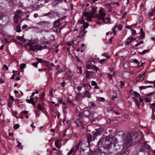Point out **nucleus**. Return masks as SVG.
Returning a JSON list of instances; mask_svg holds the SVG:
<instances>
[{
  "mask_svg": "<svg viewBox=\"0 0 155 155\" xmlns=\"http://www.w3.org/2000/svg\"><path fill=\"white\" fill-rule=\"evenodd\" d=\"M112 139L108 137H107L102 139H100L98 142L97 144L99 147L101 145V147L104 149L108 148L112 143Z\"/></svg>",
  "mask_w": 155,
  "mask_h": 155,
  "instance_id": "f257e3e1",
  "label": "nucleus"
},
{
  "mask_svg": "<svg viewBox=\"0 0 155 155\" xmlns=\"http://www.w3.org/2000/svg\"><path fill=\"white\" fill-rule=\"evenodd\" d=\"M134 136V134L131 133L128 134L126 137L123 140V148L127 149L131 146L132 144L133 137Z\"/></svg>",
  "mask_w": 155,
  "mask_h": 155,
  "instance_id": "f03ea898",
  "label": "nucleus"
},
{
  "mask_svg": "<svg viewBox=\"0 0 155 155\" xmlns=\"http://www.w3.org/2000/svg\"><path fill=\"white\" fill-rule=\"evenodd\" d=\"M36 41L34 39H31L29 41L28 43L27 44V45L30 47V50L33 51L35 50H41L43 48V47L41 46L38 45H35L34 46H32V45L35 44L36 42Z\"/></svg>",
  "mask_w": 155,
  "mask_h": 155,
  "instance_id": "7ed1b4c3",
  "label": "nucleus"
},
{
  "mask_svg": "<svg viewBox=\"0 0 155 155\" xmlns=\"http://www.w3.org/2000/svg\"><path fill=\"white\" fill-rule=\"evenodd\" d=\"M85 143H82L81 145L80 154L81 155H88L90 152L89 148L87 146L86 148H84Z\"/></svg>",
  "mask_w": 155,
  "mask_h": 155,
  "instance_id": "20e7f679",
  "label": "nucleus"
},
{
  "mask_svg": "<svg viewBox=\"0 0 155 155\" xmlns=\"http://www.w3.org/2000/svg\"><path fill=\"white\" fill-rule=\"evenodd\" d=\"M150 148V146L146 143H144L142 144V147L140 149V152H142L144 155H150V153L147 152L145 151L146 150H148Z\"/></svg>",
  "mask_w": 155,
  "mask_h": 155,
  "instance_id": "39448f33",
  "label": "nucleus"
},
{
  "mask_svg": "<svg viewBox=\"0 0 155 155\" xmlns=\"http://www.w3.org/2000/svg\"><path fill=\"white\" fill-rule=\"evenodd\" d=\"M91 70H87L86 71L85 79H87L89 77H94L96 75V74L94 72V69L92 68H91Z\"/></svg>",
  "mask_w": 155,
  "mask_h": 155,
  "instance_id": "423d86ee",
  "label": "nucleus"
},
{
  "mask_svg": "<svg viewBox=\"0 0 155 155\" xmlns=\"http://www.w3.org/2000/svg\"><path fill=\"white\" fill-rule=\"evenodd\" d=\"M58 13L57 12L53 11L52 12H50L46 14L45 16H48L50 17H55L58 15Z\"/></svg>",
  "mask_w": 155,
  "mask_h": 155,
  "instance_id": "0eeeda50",
  "label": "nucleus"
},
{
  "mask_svg": "<svg viewBox=\"0 0 155 155\" xmlns=\"http://www.w3.org/2000/svg\"><path fill=\"white\" fill-rule=\"evenodd\" d=\"M50 22L48 21H41L38 23L37 24L44 28L47 27L50 25Z\"/></svg>",
  "mask_w": 155,
  "mask_h": 155,
  "instance_id": "6e6552de",
  "label": "nucleus"
},
{
  "mask_svg": "<svg viewBox=\"0 0 155 155\" xmlns=\"http://www.w3.org/2000/svg\"><path fill=\"white\" fill-rule=\"evenodd\" d=\"M84 114L85 117H88L89 115L92 116L94 114V113L91 110H85L84 112Z\"/></svg>",
  "mask_w": 155,
  "mask_h": 155,
  "instance_id": "1a4fd4ad",
  "label": "nucleus"
},
{
  "mask_svg": "<svg viewBox=\"0 0 155 155\" xmlns=\"http://www.w3.org/2000/svg\"><path fill=\"white\" fill-rule=\"evenodd\" d=\"M85 97L84 94H82L81 93H77L75 97V99L76 101H78L80 100V98Z\"/></svg>",
  "mask_w": 155,
  "mask_h": 155,
  "instance_id": "9d476101",
  "label": "nucleus"
},
{
  "mask_svg": "<svg viewBox=\"0 0 155 155\" xmlns=\"http://www.w3.org/2000/svg\"><path fill=\"white\" fill-rule=\"evenodd\" d=\"M10 18L9 17L5 16L3 19V21L2 22V24L1 25H5L7 24L9 21Z\"/></svg>",
  "mask_w": 155,
  "mask_h": 155,
  "instance_id": "9b49d317",
  "label": "nucleus"
},
{
  "mask_svg": "<svg viewBox=\"0 0 155 155\" xmlns=\"http://www.w3.org/2000/svg\"><path fill=\"white\" fill-rule=\"evenodd\" d=\"M34 98H31L29 100L28 99H26V102L28 103H31L35 107V103L34 101Z\"/></svg>",
  "mask_w": 155,
  "mask_h": 155,
  "instance_id": "f8f14e48",
  "label": "nucleus"
},
{
  "mask_svg": "<svg viewBox=\"0 0 155 155\" xmlns=\"http://www.w3.org/2000/svg\"><path fill=\"white\" fill-rule=\"evenodd\" d=\"M61 19H60L58 20L55 21L54 23V26L57 27V28H59V26L60 25L61 23L59 21Z\"/></svg>",
  "mask_w": 155,
  "mask_h": 155,
  "instance_id": "ddd939ff",
  "label": "nucleus"
},
{
  "mask_svg": "<svg viewBox=\"0 0 155 155\" xmlns=\"http://www.w3.org/2000/svg\"><path fill=\"white\" fill-rule=\"evenodd\" d=\"M81 142V140H80L79 143L76 145L75 147H73L74 148V153H75L76 152L78 149L79 147L80 146Z\"/></svg>",
  "mask_w": 155,
  "mask_h": 155,
  "instance_id": "4468645a",
  "label": "nucleus"
},
{
  "mask_svg": "<svg viewBox=\"0 0 155 155\" xmlns=\"http://www.w3.org/2000/svg\"><path fill=\"white\" fill-rule=\"evenodd\" d=\"M87 140L88 143V146H89L92 139V136L91 134H87Z\"/></svg>",
  "mask_w": 155,
  "mask_h": 155,
  "instance_id": "2eb2a0df",
  "label": "nucleus"
},
{
  "mask_svg": "<svg viewBox=\"0 0 155 155\" xmlns=\"http://www.w3.org/2000/svg\"><path fill=\"white\" fill-rule=\"evenodd\" d=\"M20 16L18 14H15L14 17V21L15 23H17L18 22V18Z\"/></svg>",
  "mask_w": 155,
  "mask_h": 155,
  "instance_id": "dca6fc26",
  "label": "nucleus"
},
{
  "mask_svg": "<svg viewBox=\"0 0 155 155\" xmlns=\"http://www.w3.org/2000/svg\"><path fill=\"white\" fill-rule=\"evenodd\" d=\"M76 123L78 126H80L82 125V122L80 119H78L76 121Z\"/></svg>",
  "mask_w": 155,
  "mask_h": 155,
  "instance_id": "f3484780",
  "label": "nucleus"
},
{
  "mask_svg": "<svg viewBox=\"0 0 155 155\" xmlns=\"http://www.w3.org/2000/svg\"><path fill=\"white\" fill-rule=\"evenodd\" d=\"M99 13L100 15V16L105 17L106 15V13L103 11L102 9H101L100 10Z\"/></svg>",
  "mask_w": 155,
  "mask_h": 155,
  "instance_id": "a211bd4d",
  "label": "nucleus"
},
{
  "mask_svg": "<svg viewBox=\"0 0 155 155\" xmlns=\"http://www.w3.org/2000/svg\"><path fill=\"white\" fill-rule=\"evenodd\" d=\"M97 12V10L95 8H92V11L90 13V15L91 16H95L94 15Z\"/></svg>",
  "mask_w": 155,
  "mask_h": 155,
  "instance_id": "6ab92c4d",
  "label": "nucleus"
},
{
  "mask_svg": "<svg viewBox=\"0 0 155 155\" xmlns=\"http://www.w3.org/2000/svg\"><path fill=\"white\" fill-rule=\"evenodd\" d=\"M153 93L152 92V93L148 94L147 95V97L146 98V101L147 102H150V99L151 98L150 97V96L151 94H153Z\"/></svg>",
  "mask_w": 155,
  "mask_h": 155,
  "instance_id": "aec40b11",
  "label": "nucleus"
},
{
  "mask_svg": "<svg viewBox=\"0 0 155 155\" xmlns=\"http://www.w3.org/2000/svg\"><path fill=\"white\" fill-rule=\"evenodd\" d=\"M150 107L152 108V114L154 115V112L155 111L154 109L153 108H155V103H154L150 105Z\"/></svg>",
  "mask_w": 155,
  "mask_h": 155,
  "instance_id": "412c9836",
  "label": "nucleus"
},
{
  "mask_svg": "<svg viewBox=\"0 0 155 155\" xmlns=\"http://www.w3.org/2000/svg\"><path fill=\"white\" fill-rule=\"evenodd\" d=\"M104 98L102 97H99L97 98L96 102H98V103H99L100 101H104Z\"/></svg>",
  "mask_w": 155,
  "mask_h": 155,
  "instance_id": "4be33fe9",
  "label": "nucleus"
},
{
  "mask_svg": "<svg viewBox=\"0 0 155 155\" xmlns=\"http://www.w3.org/2000/svg\"><path fill=\"white\" fill-rule=\"evenodd\" d=\"M5 16V15L4 13H0V25L2 24V23L1 21L4 18Z\"/></svg>",
  "mask_w": 155,
  "mask_h": 155,
  "instance_id": "5701e85b",
  "label": "nucleus"
},
{
  "mask_svg": "<svg viewBox=\"0 0 155 155\" xmlns=\"http://www.w3.org/2000/svg\"><path fill=\"white\" fill-rule=\"evenodd\" d=\"M103 131V129L102 128H100L96 130V132L97 134L100 135L101 134Z\"/></svg>",
  "mask_w": 155,
  "mask_h": 155,
  "instance_id": "b1692460",
  "label": "nucleus"
},
{
  "mask_svg": "<svg viewBox=\"0 0 155 155\" xmlns=\"http://www.w3.org/2000/svg\"><path fill=\"white\" fill-rule=\"evenodd\" d=\"M52 29L54 32H60V29L57 28V27H56L54 26L52 28Z\"/></svg>",
  "mask_w": 155,
  "mask_h": 155,
  "instance_id": "393cba45",
  "label": "nucleus"
},
{
  "mask_svg": "<svg viewBox=\"0 0 155 155\" xmlns=\"http://www.w3.org/2000/svg\"><path fill=\"white\" fill-rule=\"evenodd\" d=\"M84 94V95L85 97L86 96L89 98H90L91 97V94L87 91H85V94Z\"/></svg>",
  "mask_w": 155,
  "mask_h": 155,
  "instance_id": "a878e982",
  "label": "nucleus"
},
{
  "mask_svg": "<svg viewBox=\"0 0 155 155\" xmlns=\"http://www.w3.org/2000/svg\"><path fill=\"white\" fill-rule=\"evenodd\" d=\"M134 100L136 104L137 107H139L140 106V103L138 101L137 99H136L135 97H134Z\"/></svg>",
  "mask_w": 155,
  "mask_h": 155,
  "instance_id": "bb28decb",
  "label": "nucleus"
},
{
  "mask_svg": "<svg viewBox=\"0 0 155 155\" xmlns=\"http://www.w3.org/2000/svg\"><path fill=\"white\" fill-rule=\"evenodd\" d=\"M71 73L70 71H68L66 72L65 74V75L67 76V78L69 79H71L72 78V76L70 75Z\"/></svg>",
  "mask_w": 155,
  "mask_h": 155,
  "instance_id": "cd10ccee",
  "label": "nucleus"
},
{
  "mask_svg": "<svg viewBox=\"0 0 155 155\" xmlns=\"http://www.w3.org/2000/svg\"><path fill=\"white\" fill-rule=\"evenodd\" d=\"M143 29H141V39L144 38H145V33L144 31H142Z\"/></svg>",
  "mask_w": 155,
  "mask_h": 155,
  "instance_id": "c85d7f7f",
  "label": "nucleus"
},
{
  "mask_svg": "<svg viewBox=\"0 0 155 155\" xmlns=\"http://www.w3.org/2000/svg\"><path fill=\"white\" fill-rule=\"evenodd\" d=\"M55 144L57 147L60 148V146L59 145V141L58 139H57L55 141Z\"/></svg>",
  "mask_w": 155,
  "mask_h": 155,
  "instance_id": "c756f323",
  "label": "nucleus"
},
{
  "mask_svg": "<svg viewBox=\"0 0 155 155\" xmlns=\"http://www.w3.org/2000/svg\"><path fill=\"white\" fill-rule=\"evenodd\" d=\"M95 17V16H91L90 15L87 18V21H91V18H94Z\"/></svg>",
  "mask_w": 155,
  "mask_h": 155,
  "instance_id": "7c9ffc66",
  "label": "nucleus"
},
{
  "mask_svg": "<svg viewBox=\"0 0 155 155\" xmlns=\"http://www.w3.org/2000/svg\"><path fill=\"white\" fill-rule=\"evenodd\" d=\"M117 27V25L116 24L115 25H114L113 27L112 28V31H113V33L114 35H115L116 33V32L115 31V30L116 28Z\"/></svg>",
  "mask_w": 155,
  "mask_h": 155,
  "instance_id": "2f4dec72",
  "label": "nucleus"
},
{
  "mask_svg": "<svg viewBox=\"0 0 155 155\" xmlns=\"http://www.w3.org/2000/svg\"><path fill=\"white\" fill-rule=\"evenodd\" d=\"M133 95L135 97H137L140 96V94L136 91H134L133 92Z\"/></svg>",
  "mask_w": 155,
  "mask_h": 155,
  "instance_id": "473e14b6",
  "label": "nucleus"
},
{
  "mask_svg": "<svg viewBox=\"0 0 155 155\" xmlns=\"http://www.w3.org/2000/svg\"><path fill=\"white\" fill-rule=\"evenodd\" d=\"M60 3V2H59V0H56L53 2L52 5H53L55 6Z\"/></svg>",
  "mask_w": 155,
  "mask_h": 155,
  "instance_id": "72a5a7b5",
  "label": "nucleus"
},
{
  "mask_svg": "<svg viewBox=\"0 0 155 155\" xmlns=\"http://www.w3.org/2000/svg\"><path fill=\"white\" fill-rule=\"evenodd\" d=\"M129 63L127 62H125L124 65V67L125 68H127L129 67Z\"/></svg>",
  "mask_w": 155,
  "mask_h": 155,
  "instance_id": "f704fd0d",
  "label": "nucleus"
},
{
  "mask_svg": "<svg viewBox=\"0 0 155 155\" xmlns=\"http://www.w3.org/2000/svg\"><path fill=\"white\" fill-rule=\"evenodd\" d=\"M16 31L18 32H20L21 31L20 26L19 25H18L16 27Z\"/></svg>",
  "mask_w": 155,
  "mask_h": 155,
  "instance_id": "c9c22d12",
  "label": "nucleus"
},
{
  "mask_svg": "<svg viewBox=\"0 0 155 155\" xmlns=\"http://www.w3.org/2000/svg\"><path fill=\"white\" fill-rule=\"evenodd\" d=\"M26 67V65L25 64L22 63L21 64V67L20 68V70H21L25 68Z\"/></svg>",
  "mask_w": 155,
  "mask_h": 155,
  "instance_id": "e433bc0d",
  "label": "nucleus"
},
{
  "mask_svg": "<svg viewBox=\"0 0 155 155\" xmlns=\"http://www.w3.org/2000/svg\"><path fill=\"white\" fill-rule=\"evenodd\" d=\"M104 17L100 16H99L98 18L99 21L101 20L103 22L105 21V19Z\"/></svg>",
  "mask_w": 155,
  "mask_h": 155,
  "instance_id": "4c0bfd02",
  "label": "nucleus"
},
{
  "mask_svg": "<svg viewBox=\"0 0 155 155\" xmlns=\"http://www.w3.org/2000/svg\"><path fill=\"white\" fill-rule=\"evenodd\" d=\"M129 153V151L128 150H124L122 154L121 155H128Z\"/></svg>",
  "mask_w": 155,
  "mask_h": 155,
  "instance_id": "58836bf2",
  "label": "nucleus"
},
{
  "mask_svg": "<svg viewBox=\"0 0 155 155\" xmlns=\"http://www.w3.org/2000/svg\"><path fill=\"white\" fill-rule=\"evenodd\" d=\"M119 58L120 61L121 62L123 63L125 59V57L124 56H121L119 57Z\"/></svg>",
  "mask_w": 155,
  "mask_h": 155,
  "instance_id": "ea45409f",
  "label": "nucleus"
},
{
  "mask_svg": "<svg viewBox=\"0 0 155 155\" xmlns=\"http://www.w3.org/2000/svg\"><path fill=\"white\" fill-rule=\"evenodd\" d=\"M74 148H72L70 150V151L68 152L67 155H71L72 153H73V151H74Z\"/></svg>",
  "mask_w": 155,
  "mask_h": 155,
  "instance_id": "a19ab883",
  "label": "nucleus"
},
{
  "mask_svg": "<svg viewBox=\"0 0 155 155\" xmlns=\"http://www.w3.org/2000/svg\"><path fill=\"white\" fill-rule=\"evenodd\" d=\"M98 155H108L107 154L105 153L104 152H97Z\"/></svg>",
  "mask_w": 155,
  "mask_h": 155,
  "instance_id": "79ce46f5",
  "label": "nucleus"
},
{
  "mask_svg": "<svg viewBox=\"0 0 155 155\" xmlns=\"http://www.w3.org/2000/svg\"><path fill=\"white\" fill-rule=\"evenodd\" d=\"M16 12L19 14L20 15V16L23 15V12H22L21 10H17Z\"/></svg>",
  "mask_w": 155,
  "mask_h": 155,
  "instance_id": "37998d69",
  "label": "nucleus"
},
{
  "mask_svg": "<svg viewBox=\"0 0 155 155\" xmlns=\"http://www.w3.org/2000/svg\"><path fill=\"white\" fill-rule=\"evenodd\" d=\"M77 69L78 70H79V73L81 74L82 72V69L81 67L78 66L77 67Z\"/></svg>",
  "mask_w": 155,
  "mask_h": 155,
  "instance_id": "c03bdc74",
  "label": "nucleus"
},
{
  "mask_svg": "<svg viewBox=\"0 0 155 155\" xmlns=\"http://www.w3.org/2000/svg\"><path fill=\"white\" fill-rule=\"evenodd\" d=\"M89 105H90L92 107H95L96 106V104L93 102H89Z\"/></svg>",
  "mask_w": 155,
  "mask_h": 155,
  "instance_id": "a18cd8bd",
  "label": "nucleus"
},
{
  "mask_svg": "<svg viewBox=\"0 0 155 155\" xmlns=\"http://www.w3.org/2000/svg\"><path fill=\"white\" fill-rule=\"evenodd\" d=\"M120 87L121 88H122L123 87L125 83L122 81H120Z\"/></svg>",
  "mask_w": 155,
  "mask_h": 155,
  "instance_id": "49530a36",
  "label": "nucleus"
},
{
  "mask_svg": "<svg viewBox=\"0 0 155 155\" xmlns=\"http://www.w3.org/2000/svg\"><path fill=\"white\" fill-rule=\"evenodd\" d=\"M102 56L106 57L107 58H110V56H109L108 54L107 53H104L102 54Z\"/></svg>",
  "mask_w": 155,
  "mask_h": 155,
  "instance_id": "de8ad7c7",
  "label": "nucleus"
},
{
  "mask_svg": "<svg viewBox=\"0 0 155 155\" xmlns=\"http://www.w3.org/2000/svg\"><path fill=\"white\" fill-rule=\"evenodd\" d=\"M99 135L97 134V133L95 132L94 134H93V140H94L95 139L96 137L97 136V135Z\"/></svg>",
  "mask_w": 155,
  "mask_h": 155,
  "instance_id": "09e8293b",
  "label": "nucleus"
},
{
  "mask_svg": "<svg viewBox=\"0 0 155 155\" xmlns=\"http://www.w3.org/2000/svg\"><path fill=\"white\" fill-rule=\"evenodd\" d=\"M80 22L81 24H84L85 23V22L84 20V17L83 16L81 18V19L80 20Z\"/></svg>",
  "mask_w": 155,
  "mask_h": 155,
  "instance_id": "8fccbe9b",
  "label": "nucleus"
},
{
  "mask_svg": "<svg viewBox=\"0 0 155 155\" xmlns=\"http://www.w3.org/2000/svg\"><path fill=\"white\" fill-rule=\"evenodd\" d=\"M111 138L112 139V140H114V142H113L112 143L114 145V146H115V144L117 142L118 140L117 139H116L115 138H114V139L113 138Z\"/></svg>",
  "mask_w": 155,
  "mask_h": 155,
  "instance_id": "3c124183",
  "label": "nucleus"
},
{
  "mask_svg": "<svg viewBox=\"0 0 155 155\" xmlns=\"http://www.w3.org/2000/svg\"><path fill=\"white\" fill-rule=\"evenodd\" d=\"M112 39H105L104 41L108 44L112 42Z\"/></svg>",
  "mask_w": 155,
  "mask_h": 155,
  "instance_id": "603ef678",
  "label": "nucleus"
},
{
  "mask_svg": "<svg viewBox=\"0 0 155 155\" xmlns=\"http://www.w3.org/2000/svg\"><path fill=\"white\" fill-rule=\"evenodd\" d=\"M20 127V125L18 124H15L14 126V128L15 129H18Z\"/></svg>",
  "mask_w": 155,
  "mask_h": 155,
  "instance_id": "864d4df0",
  "label": "nucleus"
},
{
  "mask_svg": "<svg viewBox=\"0 0 155 155\" xmlns=\"http://www.w3.org/2000/svg\"><path fill=\"white\" fill-rule=\"evenodd\" d=\"M91 68H92L91 67L90 65V64H87L86 65V68L88 70H91Z\"/></svg>",
  "mask_w": 155,
  "mask_h": 155,
  "instance_id": "5fc2aeb1",
  "label": "nucleus"
},
{
  "mask_svg": "<svg viewBox=\"0 0 155 155\" xmlns=\"http://www.w3.org/2000/svg\"><path fill=\"white\" fill-rule=\"evenodd\" d=\"M84 34V32L83 31H82L81 33L79 34L78 36V37L79 38H82V36H83Z\"/></svg>",
  "mask_w": 155,
  "mask_h": 155,
  "instance_id": "6e6d98bb",
  "label": "nucleus"
},
{
  "mask_svg": "<svg viewBox=\"0 0 155 155\" xmlns=\"http://www.w3.org/2000/svg\"><path fill=\"white\" fill-rule=\"evenodd\" d=\"M38 64V63L37 62H34L32 63V65L33 66L35 67L36 68H37Z\"/></svg>",
  "mask_w": 155,
  "mask_h": 155,
  "instance_id": "4d7b16f0",
  "label": "nucleus"
},
{
  "mask_svg": "<svg viewBox=\"0 0 155 155\" xmlns=\"http://www.w3.org/2000/svg\"><path fill=\"white\" fill-rule=\"evenodd\" d=\"M38 108L39 110H41L43 109L42 107L40 104L38 105Z\"/></svg>",
  "mask_w": 155,
  "mask_h": 155,
  "instance_id": "13d9d810",
  "label": "nucleus"
},
{
  "mask_svg": "<svg viewBox=\"0 0 155 155\" xmlns=\"http://www.w3.org/2000/svg\"><path fill=\"white\" fill-rule=\"evenodd\" d=\"M147 88V86H141L140 87V90H142L143 89H145Z\"/></svg>",
  "mask_w": 155,
  "mask_h": 155,
  "instance_id": "bf43d9fd",
  "label": "nucleus"
},
{
  "mask_svg": "<svg viewBox=\"0 0 155 155\" xmlns=\"http://www.w3.org/2000/svg\"><path fill=\"white\" fill-rule=\"evenodd\" d=\"M142 77L141 75L140 76L138 77L137 78V81H139L141 80H142Z\"/></svg>",
  "mask_w": 155,
  "mask_h": 155,
  "instance_id": "052dcab7",
  "label": "nucleus"
},
{
  "mask_svg": "<svg viewBox=\"0 0 155 155\" xmlns=\"http://www.w3.org/2000/svg\"><path fill=\"white\" fill-rule=\"evenodd\" d=\"M58 101L60 104H65V103H64L62 99H59L58 100Z\"/></svg>",
  "mask_w": 155,
  "mask_h": 155,
  "instance_id": "680f3d73",
  "label": "nucleus"
},
{
  "mask_svg": "<svg viewBox=\"0 0 155 155\" xmlns=\"http://www.w3.org/2000/svg\"><path fill=\"white\" fill-rule=\"evenodd\" d=\"M148 51V50H143L142 52H140V53L141 54H145Z\"/></svg>",
  "mask_w": 155,
  "mask_h": 155,
  "instance_id": "e2e57ef3",
  "label": "nucleus"
},
{
  "mask_svg": "<svg viewBox=\"0 0 155 155\" xmlns=\"http://www.w3.org/2000/svg\"><path fill=\"white\" fill-rule=\"evenodd\" d=\"M90 15V14L86 12H84L83 14L84 16L86 17H87Z\"/></svg>",
  "mask_w": 155,
  "mask_h": 155,
  "instance_id": "0e129e2a",
  "label": "nucleus"
},
{
  "mask_svg": "<svg viewBox=\"0 0 155 155\" xmlns=\"http://www.w3.org/2000/svg\"><path fill=\"white\" fill-rule=\"evenodd\" d=\"M122 28V26L121 25H119L118 27V29L119 30H121Z\"/></svg>",
  "mask_w": 155,
  "mask_h": 155,
  "instance_id": "69168bd1",
  "label": "nucleus"
},
{
  "mask_svg": "<svg viewBox=\"0 0 155 155\" xmlns=\"http://www.w3.org/2000/svg\"><path fill=\"white\" fill-rule=\"evenodd\" d=\"M106 60V59H101L99 62L101 64H102L103 63H104V62Z\"/></svg>",
  "mask_w": 155,
  "mask_h": 155,
  "instance_id": "338daca9",
  "label": "nucleus"
},
{
  "mask_svg": "<svg viewBox=\"0 0 155 155\" xmlns=\"http://www.w3.org/2000/svg\"><path fill=\"white\" fill-rule=\"evenodd\" d=\"M154 12H155L154 10H153L152 12H149V15H150V16H152L153 15V13H154Z\"/></svg>",
  "mask_w": 155,
  "mask_h": 155,
  "instance_id": "774afa93",
  "label": "nucleus"
}]
</instances>
